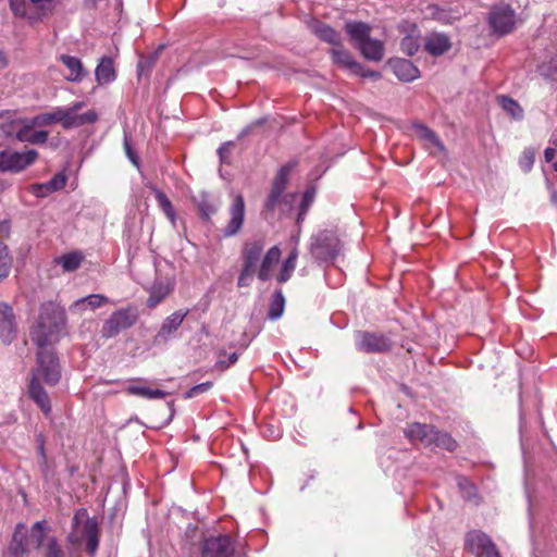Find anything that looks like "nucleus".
<instances>
[{"label": "nucleus", "mask_w": 557, "mask_h": 557, "mask_svg": "<svg viewBox=\"0 0 557 557\" xmlns=\"http://www.w3.org/2000/svg\"><path fill=\"white\" fill-rule=\"evenodd\" d=\"M61 379V369L59 359L53 350L38 348L37 367L32 373L28 386L29 398L48 416L51 412L50 398L41 385L44 381L47 385L53 386Z\"/></svg>", "instance_id": "nucleus-1"}, {"label": "nucleus", "mask_w": 557, "mask_h": 557, "mask_svg": "<svg viewBox=\"0 0 557 557\" xmlns=\"http://www.w3.org/2000/svg\"><path fill=\"white\" fill-rule=\"evenodd\" d=\"M66 321L65 311L53 301L44 302L39 309L36 325L30 331V338L38 348H45L52 337L61 332Z\"/></svg>", "instance_id": "nucleus-2"}, {"label": "nucleus", "mask_w": 557, "mask_h": 557, "mask_svg": "<svg viewBox=\"0 0 557 557\" xmlns=\"http://www.w3.org/2000/svg\"><path fill=\"white\" fill-rule=\"evenodd\" d=\"M341 251V240L332 230H321L310 237L309 252L318 262L333 261Z\"/></svg>", "instance_id": "nucleus-3"}, {"label": "nucleus", "mask_w": 557, "mask_h": 557, "mask_svg": "<svg viewBox=\"0 0 557 557\" xmlns=\"http://www.w3.org/2000/svg\"><path fill=\"white\" fill-rule=\"evenodd\" d=\"M138 320V310L136 307L128 306L114 311L102 325V336L111 338L121 331L127 330L136 324Z\"/></svg>", "instance_id": "nucleus-4"}, {"label": "nucleus", "mask_w": 557, "mask_h": 557, "mask_svg": "<svg viewBox=\"0 0 557 557\" xmlns=\"http://www.w3.org/2000/svg\"><path fill=\"white\" fill-rule=\"evenodd\" d=\"M487 21L492 33L503 37L515 30L516 12L508 4L494 5L491 8Z\"/></svg>", "instance_id": "nucleus-5"}, {"label": "nucleus", "mask_w": 557, "mask_h": 557, "mask_svg": "<svg viewBox=\"0 0 557 557\" xmlns=\"http://www.w3.org/2000/svg\"><path fill=\"white\" fill-rule=\"evenodd\" d=\"M235 550V540L230 534L209 535L200 545L201 557H233Z\"/></svg>", "instance_id": "nucleus-6"}, {"label": "nucleus", "mask_w": 557, "mask_h": 557, "mask_svg": "<svg viewBox=\"0 0 557 557\" xmlns=\"http://www.w3.org/2000/svg\"><path fill=\"white\" fill-rule=\"evenodd\" d=\"M465 549L474 557H502L493 540L480 530H472L466 534Z\"/></svg>", "instance_id": "nucleus-7"}, {"label": "nucleus", "mask_w": 557, "mask_h": 557, "mask_svg": "<svg viewBox=\"0 0 557 557\" xmlns=\"http://www.w3.org/2000/svg\"><path fill=\"white\" fill-rule=\"evenodd\" d=\"M38 157L39 153L35 149H26L24 151L3 149L1 173H20L33 165Z\"/></svg>", "instance_id": "nucleus-8"}, {"label": "nucleus", "mask_w": 557, "mask_h": 557, "mask_svg": "<svg viewBox=\"0 0 557 557\" xmlns=\"http://www.w3.org/2000/svg\"><path fill=\"white\" fill-rule=\"evenodd\" d=\"M393 342L382 333L360 331L357 334V348L367 354H385L392 350Z\"/></svg>", "instance_id": "nucleus-9"}, {"label": "nucleus", "mask_w": 557, "mask_h": 557, "mask_svg": "<svg viewBox=\"0 0 557 557\" xmlns=\"http://www.w3.org/2000/svg\"><path fill=\"white\" fill-rule=\"evenodd\" d=\"M189 313V310H176L169 317H166L157 334L153 336V345L161 346L166 345L171 339L176 337L177 331L182 326L185 318Z\"/></svg>", "instance_id": "nucleus-10"}, {"label": "nucleus", "mask_w": 557, "mask_h": 557, "mask_svg": "<svg viewBox=\"0 0 557 557\" xmlns=\"http://www.w3.org/2000/svg\"><path fill=\"white\" fill-rule=\"evenodd\" d=\"M227 211L230 219L222 233L224 237H233L242 231L245 222L246 205L242 194L233 195V201Z\"/></svg>", "instance_id": "nucleus-11"}, {"label": "nucleus", "mask_w": 557, "mask_h": 557, "mask_svg": "<svg viewBox=\"0 0 557 557\" xmlns=\"http://www.w3.org/2000/svg\"><path fill=\"white\" fill-rule=\"evenodd\" d=\"M0 137L16 138L18 140L20 134H25L32 131L28 117H16L14 111L2 110L0 111Z\"/></svg>", "instance_id": "nucleus-12"}, {"label": "nucleus", "mask_w": 557, "mask_h": 557, "mask_svg": "<svg viewBox=\"0 0 557 557\" xmlns=\"http://www.w3.org/2000/svg\"><path fill=\"white\" fill-rule=\"evenodd\" d=\"M193 202L197 208L198 218L206 223L211 222L213 215H215L220 209L221 200L208 191H201L198 196L193 198Z\"/></svg>", "instance_id": "nucleus-13"}, {"label": "nucleus", "mask_w": 557, "mask_h": 557, "mask_svg": "<svg viewBox=\"0 0 557 557\" xmlns=\"http://www.w3.org/2000/svg\"><path fill=\"white\" fill-rule=\"evenodd\" d=\"M85 106V102H74L69 108H63V112L70 117H65V129L76 128L86 124H94L98 120V115L94 110L78 114L77 112Z\"/></svg>", "instance_id": "nucleus-14"}, {"label": "nucleus", "mask_w": 557, "mask_h": 557, "mask_svg": "<svg viewBox=\"0 0 557 557\" xmlns=\"http://www.w3.org/2000/svg\"><path fill=\"white\" fill-rule=\"evenodd\" d=\"M17 334L15 314L11 306L0 302V338L4 344H11Z\"/></svg>", "instance_id": "nucleus-15"}, {"label": "nucleus", "mask_w": 557, "mask_h": 557, "mask_svg": "<svg viewBox=\"0 0 557 557\" xmlns=\"http://www.w3.org/2000/svg\"><path fill=\"white\" fill-rule=\"evenodd\" d=\"M344 29L355 49L371 38L372 26L361 21H347Z\"/></svg>", "instance_id": "nucleus-16"}, {"label": "nucleus", "mask_w": 557, "mask_h": 557, "mask_svg": "<svg viewBox=\"0 0 557 557\" xmlns=\"http://www.w3.org/2000/svg\"><path fill=\"white\" fill-rule=\"evenodd\" d=\"M83 535L86 537V553L94 557L100 542V529L96 517L86 519L83 527Z\"/></svg>", "instance_id": "nucleus-17"}, {"label": "nucleus", "mask_w": 557, "mask_h": 557, "mask_svg": "<svg viewBox=\"0 0 557 557\" xmlns=\"http://www.w3.org/2000/svg\"><path fill=\"white\" fill-rule=\"evenodd\" d=\"M389 65L393 73L401 82H412L420 76L419 69L410 60L401 58L392 59L389 60Z\"/></svg>", "instance_id": "nucleus-18"}, {"label": "nucleus", "mask_w": 557, "mask_h": 557, "mask_svg": "<svg viewBox=\"0 0 557 557\" xmlns=\"http://www.w3.org/2000/svg\"><path fill=\"white\" fill-rule=\"evenodd\" d=\"M311 32L321 40L329 45L342 46V37L341 34L333 28L331 25L319 21L313 20L309 25Z\"/></svg>", "instance_id": "nucleus-19"}, {"label": "nucleus", "mask_w": 557, "mask_h": 557, "mask_svg": "<svg viewBox=\"0 0 557 557\" xmlns=\"http://www.w3.org/2000/svg\"><path fill=\"white\" fill-rule=\"evenodd\" d=\"M435 426L425 423L413 422L408 424L405 435L409 441H419L425 446H432V437L434 436Z\"/></svg>", "instance_id": "nucleus-20"}, {"label": "nucleus", "mask_w": 557, "mask_h": 557, "mask_svg": "<svg viewBox=\"0 0 557 557\" xmlns=\"http://www.w3.org/2000/svg\"><path fill=\"white\" fill-rule=\"evenodd\" d=\"M174 285L170 281L154 280L149 287V297L147 299V307L150 309L156 308L161 304L173 290Z\"/></svg>", "instance_id": "nucleus-21"}, {"label": "nucleus", "mask_w": 557, "mask_h": 557, "mask_svg": "<svg viewBox=\"0 0 557 557\" xmlns=\"http://www.w3.org/2000/svg\"><path fill=\"white\" fill-rule=\"evenodd\" d=\"M450 38L444 33H432L424 41L425 51L433 57L443 55L450 50Z\"/></svg>", "instance_id": "nucleus-22"}, {"label": "nucleus", "mask_w": 557, "mask_h": 557, "mask_svg": "<svg viewBox=\"0 0 557 557\" xmlns=\"http://www.w3.org/2000/svg\"><path fill=\"white\" fill-rule=\"evenodd\" d=\"M330 55L335 65L343 70H348L351 74L354 70H360L361 63L356 61L349 50L344 46H335L330 50Z\"/></svg>", "instance_id": "nucleus-23"}, {"label": "nucleus", "mask_w": 557, "mask_h": 557, "mask_svg": "<svg viewBox=\"0 0 557 557\" xmlns=\"http://www.w3.org/2000/svg\"><path fill=\"white\" fill-rule=\"evenodd\" d=\"M9 554L11 557H25L29 554L27 535L23 523H17L15 525L12 540L9 545Z\"/></svg>", "instance_id": "nucleus-24"}, {"label": "nucleus", "mask_w": 557, "mask_h": 557, "mask_svg": "<svg viewBox=\"0 0 557 557\" xmlns=\"http://www.w3.org/2000/svg\"><path fill=\"white\" fill-rule=\"evenodd\" d=\"M65 117H69L63 112L62 107H57L51 112L40 113L33 117H28L32 131L37 126H48L54 123H60L65 129Z\"/></svg>", "instance_id": "nucleus-25"}, {"label": "nucleus", "mask_w": 557, "mask_h": 557, "mask_svg": "<svg viewBox=\"0 0 557 557\" xmlns=\"http://www.w3.org/2000/svg\"><path fill=\"white\" fill-rule=\"evenodd\" d=\"M110 302V299L101 294H92L86 297L79 298L70 306L72 313H82L87 309L96 310Z\"/></svg>", "instance_id": "nucleus-26"}, {"label": "nucleus", "mask_w": 557, "mask_h": 557, "mask_svg": "<svg viewBox=\"0 0 557 557\" xmlns=\"http://www.w3.org/2000/svg\"><path fill=\"white\" fill-rule=\"evenodd\" d=\"M264 248L261 239L247 242L243 248V265L252 270H257V264L260 260Z\"/></svg>", "instance_id": "nucleus-27"}, {"label": "nucleus", "mask_w": 557, "mask_h": 557, "mask_svg": "<svg viewBox=\"0 0 557 557\" xmlns=\"http://www.w3.org/2000/svg\"><path fill=\"white\" fill-rule=\"evenodd\" d=\"M356 49L368 61L380 62L384 58L385 47L379 39L370 38Z\"/></svg>", "instance_id": "nucleus-28"}, {"label": "nucleus", "mask_w": 557, "mask_h": 557, "mask_svg": "<svg viewBox=\"0 0 557 557\" xmlns=\"http://www.w3.org/2000/svg\"><path fill=\"white\" fill-rule=\"evenodd\" d=\"M282 251L278 246L271 247L261 260L259 271L257 273L258 278L261 282H267L271 277V270L281 258Z\"/></svg>", "instance_id": "nucleus-29"}, {"label": "nucleus", "mask_w": 557, "mask_h": 557, "mask_svg": "<svg viewBox=\"0 0 557 557\" xmlns=\"http://www.w3.org/2000/svg\"><path fill=\"white\" fill-rule=\"evenodd\" d=\"M285 200L284 191L270 188V193L263 201L261 209V216L264 220L272 219L274 216L275 211L281 207V205Z\"/></svg>", "instance_id": "nucleus-30"}, {"label": "nucleus", "mask_w": 557, "mask_h": 557, "mask_svg": "<svg viewBox=\"0 0 557 557\" xmlns=\"http://www.w3.org/2000/svg\"><path fill=\"white\" fill-rule=\"evenodd\" d=\"M98 84L106 85L112 83L116 78L113 60L109 57L101 58L95 71Z\"/></svg>", "instance_id": "nucleus-31"}, {"label": "nucleus", "mask_w": 557, "mask_h": 557, "mask_svg": "<svg viewBox=\"0 0 557 557\" xmlns=\"http://www.w3.org/2000/svg\"><path fill=\"white\" fill-rule=\"evenodd\" d=\"M298 239H296L295 247L290 250L288 257L284 260L280 272L276 276V281L280 284L286 283L293 275L296 269V262L298 258V248H297Z\"/></svg>", "instance_id": "nucleus-32"}, {"label": "nucleus", "mask_w": 557, "mask_h": 557, "mask_svg": "<svg viewBox=\"0 0 557 557\" xmlns=\"http://www.w3.org/2000/svg\"><path fill=\"white\" fill-rule=\"evenodd\" d=\"M61 62L70 70V76H67V81L71 82H81L86 72L84 71L82 61L73 55L62 54L60 57Z\"/></svg>", "instance_id": "nucleus-33"}, {"label": "nucleus", "mask_w": 557, "mask_h": 557, "mask_svg": "<svg viewBox=\"0 0 557 557\" xmlns=\"http://www.w3.org/2000/svg\"><path fill=\"white\" fill-rule=\"evenodd\" d=\"M420 32L416 25H412L410 34L406 35L400 41V50L408 57L414 55L420 46Z\"/></svg>", "instance_id": "nucleus-34"}, {"label": "nucleus", "mask_w": 557, "mask_h": 557, "mask_svg": "<svg viewBox=\"0 0 557 557\" xmlns=\"http://www.w3.org/2000/svg\"><path fill=\"white\" fill-rule=\"evenodd\" d=\"M296 165L297 161H289L286 164L282 165L278 169L277 173L275 174L271 188L285 191L288 185L289 175L296 168Z\"/></svg>", "instance_id": "nucleus-35"}, {"label": "nucleus", "mask_w": 557, "mask_h": 557, "mask_svg": "<svg viewBox=\"0 0 557 557\" xmlns=\"http://www.w3.org/2000/svg\"><path fill=\"white\" fill-rule=\"evenodd\" d=\"M152 191L154 194L156 200L158 202L159 208L165 214V216L170 220L173 226L176 225V211L169 199V197L161 189L153 187Z\"/></svg>", "instance_id": "nucleus-36"}, {"label": "nucleus", "mask_w": 557, "mask_h": 557, "mask_svg": "<svg viewBox=\"0 0 557 557\" xmlns=\"http://www.w3.org/2000/svg\"><path fill=\"white\" fill-rule=\"evenodd\" d=\"M284 308L285 297L283 290L281 288H277L275 289L271 297L268 309V318L273 321L280 319L283 315Z\"/></svg>", "instance_id": "nucleus-37"}, {"label": "nucleus", "mask_w": 557, "mask_h": 557, "mask_svg": "<svg viewBox=\"0 0 557 557\" xmlns=\"http://www.w3.org/2000/svg\"><path fill=\"white\" fill-rule=\"evenodd\" d=\"M434 436L432 437V445L435 447L443 448L447 451H455L458 447V443L453 436L444 431H440L435 428Z\"/></svg>", "instance_id": "nucleus-38"}, {"label": "nucleus", "mask_w": 557, "mask_h": 557, "mask_svg": "<svg viewBox=\"0 0 557 557\" xmlns=\"http://www.w3.org/2000/svg\"><path fill=\"white\" fill-rule=\"evenodd\" d=\"M498 103L512 119L521 120L523 117V109L515 99L508 96H498Z\"/></svg>", "instance_id": "nucleus-39"}, {"label": "nucleus", "mask_w": 557, "mask_h": 557, "mask_svg": "<svg viewBox=\"0 0 557 557\" xmlns=\"http://www.w3.org/2000/svg\"><path fill=\"white\" fill-rule=\"evenodd\" d=\"M84 256L78 251L65 253L59 258V263L64 271L73 272L81 267Z\"/></svg>", "instance_id": "nucleus-40"}, {"label": "nucleus", "mask_w": 557, "mask_h": 557, "mask_svg": "<svg viewBox=\"0 0 557 557\" xmlns=\"http://www.w3.org/2000/svg\"><path fill=\"white\" fill-rule=\"evenodd\" d=\"M126 392L132 395H137L141 397H146L149 399L164 398L166 396V392L156 388L151 389L145 386L129 385L126 388Z\"/></svg>", "instance_id": "nucleus-41"}, {"label": "nucleus", "mask_w": 557, "mask_h": 557, "mask_svg": "<svg viewBox=\"0 0 557 557\" xmlns=\"http://www.w3.org/2000/svg\"><path fill=\"white\" fill-rule=\"evenodd\" d=\"M414 129L418 132L420 138L426 140L437 147L440 150H444V145L441 141L440 137L436 135L434 131L422 123L413 124Z\"/></svg>", "instance_id": "nucleus-42"}, {"label": "nucleus", "mask_w": 557, "mask_h": 557, "mask_svg": "<svg viewBox=\"0 0 557 557\" xmlns=\"http://www.w3.org/2000/svg\"><path fill=\"white\" fill-rule=\"evenodd\" d=\"M18 141L28 143L32 145H44L47 143L49 132L47 131H27L25 134H20Z\"/></svg>", "instance_id": "nucleus-43"}, {"label": "nucleus", "mask_w": 557, "mask_h": 557, "mask_svg": "<svg viewBox=\"0 0 557 557\" xmlns=\"http://www.w3.org/2000/svg\"><path fill=\"white\" fill-rule=\"evenodd\" d=\"M11 267L12 258L9 255L8 246L0 240V281L9 275Z\"/></svg>", "instance_id": "nucleus-44"}, {"label": "nucleus", "mask_w": 557, "mask_h": 557, "mask_svg": "<svg viewBox=\"0 0 557 557\" xmlns=\"http://www.w3.org/2000/svg\"><path fill=\"white\" fill-rule=\"evenodd\" d=\"M67 182V176L64 172H59L54 174L49 181L42 183L40 188L46 189V191H58L61 190Z\"/></svg>", "instance_id": "nucleus-45"}, {"label": "nucleus", "mask_w": 557, "mask_h": 557, "mask_svg": "<svg viewBox=\"0 0 557 557\" xmlns=\"http://www.w3.org/2000/svg\"><path fill=\"white\" fill-rule=\"evenodd\" d=\"M457 485L463 497L467 499H471L476 496V487L468 478L459 476L457 480Z\"/></svg>", "instance_id": "nucleus-46"}, {"label": "nucleus", "mask_w": 557, "mask_h": 557, "mask_svg": "<svg viewBox=\"0 0 557 557\" xmlns=\"http://www.w3.org/2000/svg\"><path fill=\"white\" fill-rule=\"evenodd\" d=\"M535 161V151L532 148H527L523 150L520 159H519V165L523 172L531 171L533 164Z\"/></svg>", "instance_id": "nucleus-47"}, {"label": "nucleus", "mask_w": 557, "mask_h": 557, "mask_svg": "<svg viewBox=\"0 0 557 557\" xmlns=\"http://www.w3.org/2000/svg\"><path fill=\"white\" fill-rule=\"evenodd\" d=\"M45 557H65V554L57 537L52 536L48 540Z\"/></svg>", "instance_id": "nucleus-48"}, {"label": "nucleus", "mask_w": 557, "mask_h": 557, "mask_svg": "<svg viewBox=\"0 0 557 557\" xmlns=\"http://www.w3.org/2000/svg\"><path fill=\"white\" fill-rule=\"evenodd\" d=\"M213 386V383L211 381H207L200 384H197L193 387H190L188 391H186L183 395L185 399L194 398L202 393H207L210 391Z\"/></svg>", "instance_id": "nucleus-49"}, {"label": "nucleus", "mask_w": 557, "mask_h": 557, "mask_svg": "<svg viewBox=\"0 0 557 557\" xmlns=\"http://www.w3.org/2000/svg\"><path fill=\"white\" fill-rule=\"evenodd\" d=\"M123 147H124L125 154L127 156L129 161L138 168L139 163H140L139 156L136 152V150L134 149V147L131 143V139L126 133L124 134Z\"/></svg>", "instance_id": "nucleus-50"}, {"label": "nucleus", "mask_w": 557, "mask_h": 557, "mask_svg": "<svg viewBox=\"0 0 557 557\" xmlns=\"http://www.w3.org/2000/svg\"><path fill=\"white\" fill-rule=\"evenodd\" d=\"M234 147H235V143L234 141L223 143L219 147L218 154H219L220 161L222 163H225V164H230L231 163V154H232V151H233Z\"/></svg>", "instance_id": "nucleus-51"}, {"label": "nucleus", "mask_w": 557, "mask_h": 557, "mask_svg": "<svg viewBox=\"0 0 557 557\" xmlns=\"http://www.w3.org/2000/svg\"><path fill=\"white\" fill-rule=\"evenodd\" d=\"M157 59V53L141 57L137 64L138 75H143L151 70Z\"/></svg>", "instance_id": "nucleus-52"}, {"label": "nucleus", "mask_w": 557, "mask_h": 557, "mask_svg": "<svg viewBox=\"0 0 557 557\" xmlns=\"http://www.w3.org/2000/svg\"><path fill=\"white\" fill-rule=\"evenodd\" d=\"M255 273H256V270H252V269H249V268H246L243 265L242 271L238 276V280H237V286L238 287L249 286Z\"/></svg>", "instance_id": "nucleus-53"}, {"label": "nucleus", "mask_w": 557, "mask_h": 557, "mask_svg": "<svg viewBox=\"0 0 557 557\" xmlns=\"http://www.w3.org/2000/svg\"><path fill=\"white\" fill-rule=\"evenodd\" d=\"M10 10L16 17L26 16V0H9Z\"/></svg>", "instance_id": "nucleus-54"}, {"label": "nucleus", "mask_w": 557, "mask_h": 557, "mask_svg": "<svg viewBox=\"0 0 557 557\" xmlns=\"http://www.w3.org/2000/svg\"><path fill=\"white\" fill-rule=\"evenodd\" d=\"M314 197L315 188L313 186L308 187L302 195L299 209H302V211H309V208L312 205Z\"/></svg>", "instance_id": "nucleus-55"}, {"label": "nucleus", "mask_w": 557, "mask_h": 557, "mask_svg": "<svg viewBox=\"0 0 557 557\" xmlns=\"http://www.w3.org/2000/svg\"><path fill=\"white\" fill-rule=\"evenodd\" d=\"M237 360H238L237 352L226 354V351H222L220 354V359L218 361V366L221 367L222 369H227L232 364L236 363Z\"/></svg>", "instance_id": "nucleus-56"}, {"label": "nucleus", "mask_w": 557, "mask_h": 557, "mask_svg": "<svg viewBox=\"0 0 557 557\" xmlns=\"http://www.w3.org/2000/svg\"><path fill=\"white\" fill-rule=\"evenodd\" d=\"M352 74L357 75V76L370 77V78H380L381 77V74L379 72L370 70V69H366L362 64H361V69L358 71L354 70Z\"/></svg>", "instance_id": "nucleus-57"}, {"label": "nucleus", "mask_w": 557, "mask_h": 557, "mask_svg": "<svg viewBox=\"0 0 557 557\" xmlns=\"http://www.w3.org/2000/svg\"><path fill=\"white\" fill-rule=\"evenodd\" d=\"M264 123V120L263 119H259L257 121H255L253 123L249 124L248 126H246L239 134H238V139H243L245 136L249 135L252 129L256 127V126H261L262 124Z\"/></svg>", "instance_id": "nucleus-58"}, {"label": "nucleus", "mask_w": 557, "mask_h": 557, "mask_svg": "<svg viewBox=\"0 0 557 557\" xmlns=\"http://www.w3.org/2000/svg\"><path fill=\"white\" fill-rule=\"evenodd\" d=\"M429 10L431 12V15L434 18H436L438 21H443V22L446 20L445 11L443 9H441L438 5H436V4L430 5Z\"/></svg>", "instance_id": "nucleus-59"}, {"label": "nucleus", "mask_w": 557, "mask_h": 557, "mask_svg": "<svg viewBox=\"0 0 557 557\" xmlns=\"http://www.w3.org/2000/svg\"><path fill=\"white\" fill-rule=\"evenodd\" d=\"M11 230V223L9 220L0 221V240L9 237Z\"/></svg>", "instance_id": "nucleus-60"}, {"label": "nucleus", "mask_w": 557, "mask_h": 557, "mask_svg": "<svg viewBox=\"0 0 557 557\" xmlns=\"http://www.w3.org/2000/svg\"><path fill=\"white\" fill-rule=\"evenodd\" d=\"M37 454L40 457V466L42 469H46L48 466L46 446H38Z\"/></svg>", "instance_id": "nucleus-61"}, {"label": "nucleus", "mask_w": 557, "mask_h": 557, "mask_svg": "<svg viewBox=\"0 0 557 557\" xmlns=\"http://www.w3.org/2000/svg\"><path fill=\"white\" fill-rule=\"evenodd\" d=\"M32 537L36 542V547L39 548L44 544V541L46 539V533L45 532L32 531Z\"/></svg>", "instance_id": "nucleus-62"}, {"label": "nucleus", "mask_w": 557, "mask_h": 557, "mask_svg": "<svg viewBox=\"0 0 557 557\" xmlns=\"http://www.w3.org/2000/svg\"><path fill=\"white\" fill-rule=\"evenodd\" d=\"M85 516H87V509H85V508H81V509H78V510L75 512L74 517H73V527L78 525V524H79V522H81V518H82V517H85Z\"/></svg>", "instance_id": "nucleus-63"}, {"label": "nucleus", "mask_w": 557, "mask_h": 557, "mask_svg": "<svg viewBox=\"0 0 557 557\" xmlns=\"http://www.w3.org/2000/svg\"><path fill=\"white\" fill-rule=\"evenodd\" d=\"M556 153H557L556 149H554L552 147H547L544 151L545 161L553 162L556 157Z\"/></svg>", "instance_id": "nucleus-64"}]
</instances>
